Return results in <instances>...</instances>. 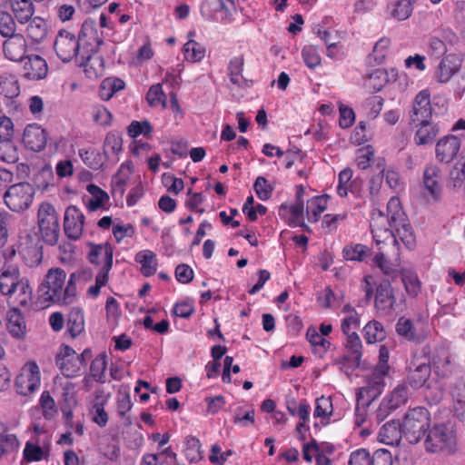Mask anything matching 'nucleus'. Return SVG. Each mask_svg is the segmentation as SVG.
<instances>
[{"label": "nucleus", "mask_w": 465, "mask_h": 465, "mask_svg": "<svg viewBox=\"0 0 465 465\" xmlns=\"http://www.w3.org/2000/svg\"><path fill=\"white\" fill-rule=\"evenodd\" d=\"M0 159L7 163L18 161V152L12 140L0 141Z\"/></svg>", "instance_id": "603ef678"}, {"label": "nucleus", "mask_w": 465, "mask_h": 465, "mask_svg": "<svg viewBox=\"0 0 465 465\" xmlns=\"http://www.w3.org/2000/svg\"><path fill=\"white\" fill-rule=\"evenodd\" d=\"M398 256L399 249L397 250V254H395L390 247H383L381 250H379V252L375 255L373 262L386 276L395 278L398 275V271L387 259L395 257V260H397Z\"/></svg>", "instance_id": "a878e982"}, {"label": "nucleus", "mask_w": 465, "mask_h": 465, "mask_svg": "<svg viewBox=\"0 0 465 465\" xmlns=\"http://www.w3.org/2000/svg\"><path fill=\"white\" fill-rule=\"evenodd\" d=\"M55 363L66 377H74L81 370V361L78 353L68 345H62L55 357Z\"/></svg>", "instance_id": "2eb2a0df"}, {"label": "nucleus", "mask_w": 465, "mask_h": 465, "mask_svg": "<svg viewBox=\"0 0 465 465\" xmlns=\"http://www.w3.org/2000/svg\"><path fill=\"white\" fill-rule=\"evenodd\" d=\"M373 157L374 150L371 145L360 149L356 158L358 167L361 170H366L368 167H370Z\"/></svg>", "instance_id": "0e129e2a"}, {"label": "nucleus", "mask_w": 465, "mask_h": 465, "mask_svg": "<svg viewBox=\"0 0 465 465\" xmlns=\"http://www.w3.org/2000/svg\"><path fill=\"white\" fill-rule=\"evenodd\" d=\"M18 222H24V219L19 218L9 213H0V243L4 244L8 237L9 232H12Z\"/></svg>", "instance_id": "79ce46f5"}, {"label": "nucleus", "mask_w": 465, "mask_h": 465, "mask_svg": "<svg viewBox=\"0 0 465 465\" xmlns=\"http://www.w3.org/2000/svg\"><path fill=\"white\" fill-rule=\"evenodd\" d=\"M186 459L190 462H197L203 459L200 440L195 437L188 436L185 440V448L183 450Z\"/></svg>", "instance_id": "de8ad7c7"}, {"label": "nucleus", "mask_w": 465, "mask_h": 465, "mask_svg": "<svg viewBox=\"0 0 465 465\" xmlns=\"http://www.w3.org/2000/svg\"><path fill=\"white\" fill-rule=\"evenodd\" d=\"M402 433V425L399 421L391 420L386 422L380 430L378 439L387 445L399 444Z\"/></svg>", "instance_id": "393cba45"}, {"label": "nucleus", "mask_w": 465, "mask_h": 465, "mask_svg": "<svg viewBox=\"0 0 465 465\" xmlns=\"http://www.w3.org/2000/svg\"><path fill=\"white\" fill-rule=\"evenodd\" d=\"M80 156L82 157L84 163L92 169L98 170L104 164L102 154L94 150L80 151Z\"/></svg>", "instance_id": "13d9d810"}, {"label": "nucleus", "mask_w": 465, "mask_h": 465, "mask_svg": "<svg viewBox=\"0 0 465 465\" xmlns=\"http://www.w3.org/2000/svg\"><path fill=\"white\" fill-rule=\"evenodd\" d=\"M20 94V84L17 77L10 73L0 74V95L14 99Z\"/></svg>", "instance_id": "2f4dec72"}, {"label": "nucleus", "mask_w": 465, "mask_h": 465, "mask_svg": "<svg viewBox=\"0 0 465 465\" xmlns=\"http://www.w3.org/2000/svg\"><path fill=\"white\" fill-rule=\"evenodd\" d=\"M450 364L448 351L442 347L436 348L432 355V365L438 375L447 376L450 372Z\"/></svg>", "instance_id": "ea45409f"}, {"label": "nucleus", "mask_w": 465, "mask_h": 465, "mask_svg": "<svg viewBox=\"0 0 465 465\" xmlns=\"http://www.w3.org/2000/svg\"><path fill=\"white\" fill-rule=\"evenodd\" d=\"M387 209L391 213L390 221L393 226L396 240L398 241L399 238L408 249H412L416 242L415 236L409 219L401 208L400 199L391 198L387 203Z\"/></svg>", "instance_id": "20e7f679"}, {"label": "nucleus", "mask_w": 465, "mask_h": 465, "mask_svg": "<svg viewBox=\"0 0 465 465\" xmlns=\"http://www.w3.org/2000/svg\"><path fill=\"white\" fill-rule=\"evenodd\" d=\"M48 25L45 19L40 16L32 18L27 25V36L35 43L42 42L47 35Z\"/></svg>", "instance_id": "c9c22d12"}, {"label": "nucleus", "mask_w": 465, "mask_h": 465, "mask_svg": "<svg viewBox=\"0 0 465 465\" xmlns=\"http://www.w3.org/2000/svg\"><path fill=\"white\" fill-rule=\"evenodd\" d=\"M106 400L100 395H96L95 401L90 411L92 420L100 427H104L108 422V414L104 411Z\"/></svg>", "instance_id": "a18cd8bd"}, {"label": "nucleus", "mask_w": 465, "mask_h": 465, "mask_svg": "<svg viewBox=\"0 0 465 465\" xmlns=\"http://www.w3.org/2000/svg\"><path fill=\"white\" fill-rule=\"evenodd\" d=\"M456 446L453 430L446 424H435L425 435L424 447L428 452L452 453Z\"/></svg>", "instance_id": "39448f33"}, {"label": "nucleus", "mask_w": 465, "mask_h": 465, "mask_svg": "<svg viewBox=\"0 0 465 465\" xmlns=\"http://www.w3.org/2000/svg\"><path fill=\"white\" fill-rule=\"evenodd\" d=\"M371 465H392V457L389 450L380 449L371 456Z\"/></svg>", "instance_id": "774afa93"}, {"label": "nucleus", "mask_w": 465, "mask_h": 465, "mask_svg": "<svg viewBox=\"0 0 465 465\" xmlns=\"http://www.w3.org/2000/svg\"><path fill=\"white\" fill-rule=\"evenodd\" d=\"M16 31V24L8 14H2L0 15V35L7 39L13 35H17Z\"/></svg>", "instance_id": "bf43d9fd"}, {"label": "nucleus", "mask_w": 465, "mask_h": 465, "mask_svg": "<svg viewBox=\"0 0 465 465\" xmlns=\"http://www.w3.org/2000/svg\"><path fill=\"white\" fill-rule=\"evenodd\" d=\"M32 296L33 291L30 287L28 279L25 277H22L19 280L18 284H15L14 290L7 295L11 302L23 307L30 304Z\"/></svg>", "instance_id": "5701e85b"}, {"label": "nucleus", "mask_w": 465, "mask_h": 465, "mask_svg": "<svg viewBox=\"0 0 465 465\" xmlns=\"http://www.w3.org/2000/svg\"><path fill=\"white\" fill-rule=\"evenodd\" d=\"M383 371H372L366 381V385L361 388L357 394V404L361 406H369L376 398H378L384 387Z\"/></svg>", "instance_id": "f8f14e48"}, {"label": "nucleus", "mask_w": 465, "mask_h": 465, "mask_svg": "<svg viewBox=\"0 0 465 465\" xmlns=\"http://www.w3.org/2000/svg\"><path fill=\"white\" fill-rule=\"evenodd\" d=\"M440 171L435 165L428 166L423 174V183L425 188L431 194V196L438 200L441 193Z\"/></svg>", "instance_id": "c85d7f7f"}, {"label": "nucleus", "mask_w": 465, "mask_h": 465, "mask_svg": "<svg viewBox=\"0 0 465 465\" xmlns=\"http://www.w3.org/2000/svg\"><path fill=\"white\" fill-rule=\"evenodd\" d=\"M396 331L400 336L415 343L423 342L428 336V331L422 323L414 324L405 317H401L398 320Z\"/></svg>", "instance_id": "dca6fc26"}, {"label": "nucleus", "mask_w": 465, "mask_h": 465, "mask_svg": "<svg viewBox=\"0 0 465 465\" xmlns=\"http://www.w3.org/2000/svg\"><path fill=\"white\" fill-rule=\"evenodd\" d=\"M48 134L39 124H28L24 130L23 143L25 146L34 152H41L46 146Z\"/></svg>", "instance_id": "f3484780"}, {"label": "nucleus", "mask_w": 465, "mask_h": 465, "mask_svg": "<svg viewBox=\"0 0 465 465\" xmlns=\"http://www.w3.org/2000/svg\"><path fill=\"white\" fill-rule=\"evenodd\" d=\"M401 425L403 437L411 444H416L430 429V414L424 407L411 409L405 414Z\"/></svg>", "instance_id": "f03ea898"}, {"label": "nucleus", "mask_w": 465, "mask_h": 465, "mask_svg": "<svg viewBox=\"0 0 465 465\" xmlns=\"http://www.w3.org/2000/svg\"><path fill=\"white\" fill-rule=\"evenodd\" d=\"M40 370L35 362L26 363L17 375L15 387L18 394L26 396L33 393L40 384Z\"/></svg>", "instance_id": "9d476101"}, {"label": "nucleus", "mask_w": 465, "mask_h": 465, "mask_svg": "<svg viewBox=\"0 0 465 465\" xmlns=\"http://www.w3.org/2000/svg\"><path fill=\"white\" fill-rule=\"evenodd\" d=\"M347 336V343L346 347L351 352V358L356 364V366L360 365V361L361 358V341L356 331H351V333H344Z\"/></svg>", "instance_id": "3c124183"}, {"label": "nucleus", "mask_w": 465, "mask_h": 465, "mask_svg": "<svg viewBox=\"0 0 465 465\" xmlns=\"http://www.w3.org/2000/svg\"><path fill=\"white\" fill-rule=\"evenodd\" d=\"M7 329L15 338H23L25 335L26 326L24 317L16 310L8 318Z\"/></svg>", "instance_id": "c03bdc74"}, {"label": "nucleus", "mask_w": 465, "mask_h": 465, "mask_svg": "<svg viewBox=\"0 0 465 465\" xmlns=\"http://www.w3.org/2000/svg\"><path fill=\"white\" fill-rule=\"evenodd\" d=\"M91 29L92 26L84 23L79 32L78 38L68 31H59L55 41L54 50L57 56L64 63L70 62L73 58L79 57L80 41L85 35V31Z\"/></svg>", "instance_id": "0eeeda50"}, {"label": "nucleus", "mask_w": 465, "mask_h": 465, "mask_svg": "<svg viewBox=\"0 0 465 465\" xmlns=\"http://www.w3.org/2000/svg\"><path fill=\"white\" fill-rule=\"evenodd\" d=\"M26 61L23 66L24 78L30 81H38L45 79L48 74V65L46 61L37 54L25 56Z\"/></svg>", "instance_id": "6ab92c4d"}, {"label": "nucleus", "mask_w": 465, "mask_h": 465, "mask_svg": "<svg viewBox=\"0 0 465 465\" xmlns=\"http://www.w3.org/2000/svg\"><path fill=\"white\" fill-rule=\"evenodd\" d=\"M349 465H371L370 452L366 449L353 451L350 456Z\"/></svg>", "instance_id": "69168bd1"}, {"label": "nucleus", "mask_w": 465, "mask_h": 465, "mask_svg": "<svg viewBox=\"0 0 465 465\" xmlns=\"http://www.w3.org/2000/svg\"><path fill=\"white\" fill-rule=\"evenodd\" d=\"M401 281L405 291L412 297H416L420 292V282L415 272L403 271L401 272Z\"/></svg>", "instance_id": "8fccbe9b"}, {"label": "nucleus", "mask_w": 465, "mask_h": 465, "mask_svg": "<svg viewBox=\"0 0 465 465\" xmlns=\"http://www.w3.org/2000/svg\"><path fill=\"white\" fill-rule=\"evenodd\" d=\"M368 252L369 249L365 245L357 243L345 246L342 253L346 260L361 262Z\"/></svg>", "instance_id": "5fc2aeb1"}, {"label": "nucleus", "mask_w": 465, "mask_h": 465, "mask_svg": "<svg viewBox=\"0 0 465 465\" xmlns=\"http://www.w3.org/2000/svg\"><path fill=\"white\" fill-rule=\"evenodd\" d=\"M67 332L72 338L77 337L84 330V312L79 308H73L67 315Z\"/></svg>", "instance_id": "e433bc0d"}, {"label": "nucleus", "mask_w": 465, "mask_h": 465, "mask_svg": "<svg viewBox=\"0 0 465 465\" xmlns=\"http://www.w3.org/2000/svg\"><path fill=\"white\" fill-rule=\"evenodd\" d=\"M253 189L262 201H266L271 198L273 188L268 184L267 180L263 176L256 178Z\"/></svg>", "instance_id": "052dcab7"}, {"label": "nucleus", "mask_w": 465, "mask_h": 465, "mask_svg": "<svg viewBox=\"0 0 465 465\" xmlns=\"http://www.w3.org/2000/svg\"><path fill=\"white\" fill-rule=\"evenodd\" d=\"M416 0H397L392 5L391 15L399 21L408 19L413 10V5Z\"/></svg>", "instance_id": "49530a36"}, {"label": "nucleus", "mask_w": 465, "mask_h": 465, "mask_svg": "<svg viewBox=\"0 0 465 465\" xmlns=\"http://www.w3.org/2000/svg\"><path fill=\"white\" fill-rule=\"evenodd\" d=\"M432 114L430 93L427 89L421 90L415 96L409 112V124L426 123V121L431 120Z\"/></svg>", "instance_id": "ddd939ff"}, {"label": "nucleus", "mask_w": 465, "mask_h": 465, "mask_svg": "<svg viewBox=\"0 0 465 465\" xmlns=\"http://www.w3.org/2000/svg\"><path fill=\"white\" fill-rule=\"evenodd\" d=\"M114 250L110 243L104 244H91V251L89 252L90 262L94 264L107 265L109 262L113 264Z\"/></svg>", "instance_id": "c756f323"}, {"label": "nucleus", "mask_w": 465, "mask_h": 465, "mask_svg": "<svg viewBox=\"0 0 465 465\" xmlns=\"http://www.w3.org/2000/svg\"><path fill=\"white\" fill-rule=\"evenodd\" d=\"M93 118L96 124L106 126L111 124L113 115L107 108L99 105L94 108Z\"/></svg>", "instance_id": "338daca9"}, {"label": "nucleus", "mask_w": 465, "mask_h": 465, "mask_svg": "<svg viewBox=\"0 0 465 465\" xmlns=\"http://www.w3.org/2000/svg\"><path fill=\"white\" fill-rule=\"evenodd\" d=\"M35 193V188L29 183L13 184L5 193V203L13 212L23 213L32 204Z\"/></svg>", "instance_id": "6e6552de"}, {"label": "nucleus", "mask_w": 465, "mask_h": 465, "mask_svg": "<svg viewBox=\"0 0 465 465\" xmlns=\"http://www.w3.org/2000/svg\"><path fill=\"white\" fill-rule=\"evenodd\" d=\"M13 12L21 23H26L34 15L35 9L32 0H10Z\"/></svg>", "instance_id": "58836bf2"}, {"label": "nucleus", "mask_w": 465, "mask_h": 465, "mask_svg": "<svg viewBox=\"0 0 465 465\" xmlns=\"http://www.w3.org/2000/svg\"><path fill=\"white\" fill-rule=\"evenodd\" d=\"M42 242L35 227L19 232L16 248L18 254L27 266L35 267L42 262Z\"/></svg>", "instance_id": "7ed1b4c3"}, {"label": "nucleus", "mask_w": 465, "mask_h": 465, "mask_svg": "<svg viewBox=\"0 0 465 465\" xmlns=\"http://www.w3.org/2000/svg\"><path fill=\"white\" fill-rule=\"evenodd\" d=\"M87 192L90 197L85 200V206L89 212H95L104 207L109 201V195L95 184L87 185Z\"/></svg>", "instance_id": "7c9ffc66"}, {"label": "nucleus", "mask_w": 465, "mask_h": 465, "mask_svg": "<svg viewBox=\"0 0 465 465\" xmlns=\"http://www.w3.org/2000/svg\"><path fill=\"white\" fill-rule=\"evenodd\" d=\"M38 234L48 245H56L60 236L59 216L54 206L48 203H40L36 215Z\"/></svg>", "instance_id": "f257e3e1"}, {"label": "nucleus", "mask_w": 465, "mask_h": 465, "mask_svg": "<svg viewBox=\"0 0 465 465\" xmlns=\"http://www.w3.org/2000/svg\"><path fill=\"white\" fill-rule=\"evenodd\" d=\"M206 5L213 13H222V21L230 24L232 21V13L235 11L233 0H206Z\"/></svg>", "instance_id": "72a5a7b5"}, {"label": "nucleus", "mask_w": 465, "mask_h": 465, "mask_svg": "<svg viewBox=\"0 0 465 465\" xmlns=\"http://www.w3.org/2000/svg\"><path fill=\"white\" fill-rule=\"evenodd\" d=\"M387 211L390 212L388 209ZM389 219H391V213H389ZM371 229L372 237L379 250H381L383 247H390V249L397 254L398 241L396 240L393 226H391L390 220L386 222H381L379 220L371 222Z\"/></svg>", "instance_id": "9b49d317"}, {"label": "nucleus", "mask_w": 465, "mask_h": 465, "mask_svg": "<svg viewBox=\"0 0 465 465\" xmlns=\"http://www.w3.org/2000/svg\"><path fill=\"white\" fill-rule=\"evenodd\" d=\"M460 142L455 135L441 138L436 144V157L443 163H450L458 154Z\"/></svg>", "instance_id": "aec40b11"}, {"label": "nucleus", "mask_w": 465, "mask_h": 465, "mask_svg": "<svg viewBox=\"0 0 465 465\" xmlns=\"http://www.w3.org/2000/svg\"><path fill=\"white\" fill-rule=\"evenodd\" d=\"M333 411L332 402L330 397L322 396L316 400L313 416L315 418L328 419Z\"/></svg>", "instance_id": "864d4df0"}, {"label": "nucleus", "mask_w": 465, "mask_h": 465, "mask_svg": "<svg viewBox=\"0 0 465 465\" xmlns=\"http://www.w3.org/2000/svg\"><path fill=\"white\" fill-rule=\"evenodd\" d=\"M195 32L191 31L188 34L189 40L184 44L183 47V54L184 58L189 62L201 61L205 54V48L203 47L199 43L194 41Z\"/></svg>", "instance_id": "f704fd0d"}, {"label": "nucleus", "mask_w": 465, "mask_h": 465, "mask_svg": "<svg viewBox=\"0 0 465 465\" xmlns=\"http://www.w3.org/2000/svg\"><path fill=\"white\" fill-rule=\"evenodd\" d=\"M431 367L427 363H411L410 366L407 382L413 389H419L425 385L430 376Z\"/></svg>", "instance_id": "b1692460"}, {"label": "nucleus", "mask_w": 465, "mask_h": 465, "mask_svg": "<svg viewBox=\"0 0 465 465\" xmlns=\"http://www.w3.org/2000/svg\"><path fill=\"white\" fill-rule=\"evenodd\" d=\"M412 125L417 127L414 140L418 145L431 144L439 134L438 126L431 120Z\"/></svg>", "instance_id": "cd10ccee"}, {"label": "nucleus", "mask_w": 465, "mask_h": 465, "mask_svg": "<svg viewBox=\"0 0 465 465\" xmlns=\"http://www.w3.org/2000/svg\"><path fill=\"white\" fill-rule=\"evenodd\" d=\"M151 133L152 126L148 121H133L128 127V134L134 138L139 136L140 134L149 136Z\"/></svg>", "instance_id": "680f3d73"}, {"label": "nucleus", "mask_w": 465, "mask_h": 465, "mask_svg": "<svg viewBox=\"0 0 465 465\" xmlns=\"http://www.w3.org/2000/svg\"><path fill=\"white\" fill-rule=\"evenodd\" d=\"M135 261L141 264V272L144 276H151L156 272V259L153 252L145 250L135 255Z\"/></svg>", "instance_id": "a19ab883"}, {"label": "nucleus", "mask_w": 465, "mask_h": 465, "mask_svg": "<svg viewBox=\"0 0 465 465\" xmlns=\"http://www.w3.org/2000/svg\"><path fill=\"white\" fill-rule=\"evenodd\" d=\"M146 100L150 106L166 108L169 104L174 109V76L168 75L161 83L152 85L147 92Z\"/></svg>", "instance_id": "1a4fd4ad"}, {"label": "nucleus", "mask_w": 465, "mask_h": 465, "mask_svg": "<svg viewBox=\"0 0 465 465\" xmlns=\"http://www.w3.org/2000/svg\"><path fill=\"white\" fill-rule=\"evenodd\" d=\"M244 64V58L242 55L232 58L229 64V72L231 82L234 84H240L242 78V71Z\"/></svg>", "instance_id": "4d7b16f0"}, {"label": "nucleus", "mask_w": 465, "mask_h": 465, "mask_svg": "<svg viewBox=\"0 0 465 465\" xmlns=\"http://www.w3.org/2000/svg\"><path fill=\"white\" fill-rule=\"evenodd\" d=\"M462 59L457 54H449L440 61L437 79L440 83H447L460 70Z\"/></svg>", "instance_id": "412c9836"}, {"label": "nucleus", "mask_w": 465, "mask_h": 465, "mask_svg": "<svg viewBox=\"0 0 465 465\" xmlns=\"http://www.w3.org/2000/svg\"><path fill=\"white\" fill-rule=\"evenodd\" d=\"M20 272L15 267H7L0 273V292L7 296L14 290L15 284H18L21 279Z\"/></svg>", "instance_id": "473e14b6"}, {"label": "nucleus", "mask_w": 465, "mask_h": 465, "mask_svg": "<svg viewBox=\"0 0 465 465\" xmlns=\"http://www.w3.org/2000/svg\"><path fill=\"white\" fill-rule=\"evenodd\" d=\"M302 58L306 65L312 69L321 64V56L316 48L312 45L305 46L302 51Z\"/></svg>", "instance_id": "e2e57ef3"}, {"label": "nucleus", "mask_w": 465, "mask_h": 465, "mask_svg": "<svg viewBox=\"0 0 465 465\" xmlns=\"http://www.w3.org/2000/svg\"><path fill=\"white\" fill-rule=\"evenodd\" d=\"M364 338L368 343L381 341L386 337V332L381 322L377 321L369 322L363 328Z\"/></svg>", "instance_id": "37998d69"}, {"label": "nucleus", "mask_w": 465, "mask_h": 465, "mask_svg": "<svg viewBox=\"0 0 465 465\" xmlns=\"http://www.w3.org/2000/svg\"><path fill=\"white\" fill-rule=\"evenodd\" d=\"M76 63L83 67L89 78L98 77L104 72V61L101 57L93 56L90 54H80L76 57Z\"/></svg>", "instance_id": "bb28decb"}, {"label": "nucleus", "mask_w": 465, "mask_h": 465, "mask_svg": "<svg viewBox=\"0 0 465 465\" xmlns=\"http://www.w3.org/2000/svg\"><path fill=\"white\" fill-rule=\"evenodd\" d=\"M409 398V389L407 385L402 384L397 386L391 393L388 402L395 410L405 404Z\"/></svg>", "instance_id": "6e6d98bb"}, {"label": "nucleus", "mask_w": 465, "mask_h": 465, "mask_svg": "<svg viewBox=\"0 0 465 465\" xmlns=\"http://www.w3.org/2000/svg\"><path fill=\"white\" fill-rule=\"evenodd\" d=\"M19 440L15 434L10 432V430L0 425V459L6 454L12 453L18 450Z\"/></svg>", "instance_id": "4c0bfd02"}, {"label": "nucleus", "mask_w": 465, "mask_h": 465, "mask_svg": "<svg viewBox=\"0 0 465 465\" xmlns=\"http://www.w3.org/2000/svg\"><path fill=\"white\" fill-rule=\"evenodd\" d=\"M84 215L80 209L70 205L65 209L64 218V231L65 235L74 241L80 239L84 231Z\"/></svg>", "instance_id": "4468645a"}, {"label": "nucleus", "mask_w": 465, "mask_h": 465, "mask_svg": "<svg viewBox=\"0 0 465 465\" xmlns=\"http://www.w3.org/2000/svg\"><path fill=\"white\" fill-rule=\"evenodd\" d=\"M5 57L13 62H21L27 52V42L25 36L17 34L8 37L3 42Z\"/></svg>", "instance_id": "a211bd4d"}, {"label": "nucleus", "mask_w": 465, "mask_h": 465, "mask_svg": "<svg viewBox=\"0 0 465 465\" xmlns=\"http://www.w3.org/2000/svg\"><path fill=\"white\" fill-rule=\"evenodd\" d=\"M66 279L65 272L61 268L50 269L39 285L37 293L42 303H60L61 293Z\"/></svg>", "instance_id": "423d86ee"}, {"label": "nucleus", "mask_w": 465, "mask_h": 465, "mask_svg": "<svg viewBox=\"0 0 465 465\" xmlns=\"http://www.w3.org/2000/svg\"><path fill=\"white\" fill-rule=\"evenodd\" d=\"M395 296L389 280H383L376 290L375 307L379 311H389L395 303Z\"/></svg>", "instance_id": "4be33fe9"}, {"label": "nucleus", "mask_w": 465, "mask_h": 465, "mask_svg": "<svg viewBox=\"0 0 465 465\" xmlns=\"http://www.w3.org/2000/svg\"><path fill=\"white\" fill-rule=\"evenodd\" d=\"M329 195H322L314 197L311 205L307 207L308 219L311 222H317L321 213L324 212L327 208V199Z\"/></svg>", "instance_id": "09e8293b"}]
</instances>
